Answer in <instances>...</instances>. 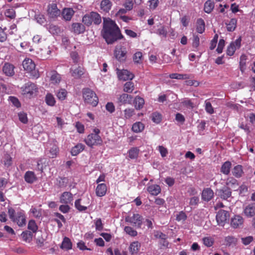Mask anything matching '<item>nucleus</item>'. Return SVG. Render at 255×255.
<instances>
[{"label": "nucleus", "instance_id": "1", "mask_svg": "<svg viewBox=\"0 0 255 255\" xmlns=\"http://www.w3.org/2000/svg\"><path fill=\"white\" fill-rule=\"evenodd\" d=\"M102 35L108 44H113L123 37L117 24L110 18L104 19Z\"/></svg>", "mask_w": 255, "mask_h": 255}, {"label": "nucleus", "instance_id": "2", "mask_svg": "<svg viewBox=\"0 0 255 255\" xmlns=\"http://www.w3.org/2000/svg\"><path fill=\"white\" fill-rule=\"evenodd\" d=\"M9 219L19 227L25 226L26 223L25 212L21 209H19L16 212L11 207H9L7 211Z\"/></svg>", "mask_w": 255, "mask_h": 255}, {"label": "nucleus", "instance_id": "3", "mask_svg": "<svg viewBox=\"0 0 255 255\" xmlns=\"http://www.w3.org/2000/svg\"><path fill=\"white\" fill-rule=\"evenodd\" d=\"M21 94L25 98L31 99L35 97L38 93L36 84L31 82L25 83L21 88Z\"/></svg>", "mask_w": 255, "mask_h": 255}, {"label": "nucleus", "instance_id": "4", "mask_svg": "<svg viewBox=\"0 0 255 255\" xmlns=\"http://www.w3.org/2000/svg\"><path fill=\"white\" fill-rule=\"evenodd\" d=\"M100 130L98 128H94L93 132L89 134L84 141L89 147H93L94 146L102 145L103 140L99 135Z\"/></svg>", "mask_w": 255, "mask_h": 255}, {"label": "nucleus", "instance_id": "5", "mask_svg": "<svg viewBox=\"0 0 255 255\" xmlns=\"http://www.w3.org/2000/svg\"><path fill=\"white\" fill-rule=\"evenodd\" d=\"M22 66L24 69L30 74L31 78L37 79L39 77L38 71L35 69V64L31 59L25 58L22 62Z\"/></svg>", "mask_w": 255, "mask_h": 255}, {"label": "nucleus", "instance_id": "6", "mask_svg": "<svg viewBox=\"0 0 255 255\" xmlns=\"http://www.w3.org/2000/svg\"><path fill=\"white\" fill-rule=\"evenodd\" d=\"M83 97L85 103L96 107L98 103V98L95 93L89 88L83 90Z\"/></svg>", "mask_w": 255, "mask_h": 255}, {"label": "nucleus", "instance_id": "7", "mask_svg": "<svg viewBox=\"0 0 255 255\" xmlns=\"http://www.w3.org/2000/svg\"><path fill=\"white\" fill-rule=\"evenodd\" d=\"M85 24L89 26L93 23L95 24H99L101 21L100 15L97 12H91L89 14H86L82 19Z\"/></svg>", "mask_w": 255, "mask_h": 255}, {"label": "nucleus", "instance_id": "8", "mask_svg": "<svg viewBox=\"0 0 255 255\" xmlns=\"http://www.w3.org/2000/svg\"><path fill=\"white\" fill-rule=\"evenodd\" d=\"M125 221L136 228H140L143 222V218L139 214H133L125 218Z\"/></svg>", "mask_w": 255, "mask_h": 255}, {"label": "nucleus", "instance_id": "9", "mask_svg": "<svg viewBox=\"0 0 255 255\" xmlns=\"http://www.w3.org/2000/svg\"><path fill=\"white\" fill-rule=\"evenodd\" d=\"M127 51L126 48L119 45L116 46L114 50V56L120 62H125L127 59Z\"/></svg>", "mask_w": 255, "mask_h": 255}, {"label": "nucleus", "instance_id": "10", "mask_svg": "<svg viewBox=\"0 0 255 255\" xmlns=\"http://www.w3.org/2000/svg\"><path fill=\"white\" fill-rule=\"evenodd\" d=\"M229 218V213L224 210H219L216 215V220L220 226H223Z\"/></svg>", "mask_w": 255, "mask_h": 255}, {"label": "nucleus", "instance_id": "11", "mask_svg": "<svg viewBox=\"0 0 255 255\" xmlns=\"http://www.w3.org/2000/svg\"><path fill=\"white\" fill-rule=\"evenodd\" d=\"M241 37H240L235 41H233L230 43L227 50V54L228 55H233L235 51L241 47Z\"/></svg>", "mask_w": 255, "mask_h": 255}, {"label": "nucleus", "instance_id": "12", "mask_svg": "<svg viewBox=\"0 0 255 255\" xmlns=\"http://www.w3.org/2000/svg\"><path fill=\"white\" fill-rule=\"evenodd\" d=\"M132 98V96L124 93L118 96L117 98V103L119 106L130 105L131 104Z\"/></svg>", "mask_w": 255, "mask_h": 255}, {"label": "nucleus", "instance_id": "13", "mask_svg": "<svg viewBox=\"0 0 255 255\" xmlns=\"http://www.w3.org/2000/svg\"><path fill=\"white\" fill-rule=\"evenodd\" d=\"M243 213L245 217L250 218L255 216V206L251 203L243 206Z\"/></svg>", "mask_w": 255, "mask_h": 255}, {"label": "nucleus", "instance_id": "14", "mask_svg": "<svg viewBox=\"0 0 255 255\" xmlns=\"http://www.w3.org/2000/svg\"><path fill=\"white\" fill-rule=\"evenodd\" d=\"M70 73L74 78L79 79L84 74L85 70L82 66L73 65L70 69Z\"/></svg>", "mask_w": 255, "mask_h": 255}, {"label": "nucleus", "instance_id": "15", "mask_svg": "<svg viewBox=\"0 0 255 255\" xmlns=\"http://www.w3.org/2000/svg\"><path fill=\"white\" fill-rule=\"evenodd\" d=\"M47 13L51 18H56L61 14L60 10L57 8L56 3H52L48 5Z\"/></svg>", "mask_w": 255, "mask_h": 255}, {"label": "nucleus", "instance_id": "16", "mask_svg": "<svg viewBox=\"0 0 255 255\" xmlns=\"http://www.w3.org/2000/svg\"><path fill=\"white\" fill-rule=\"evenodd\" d=\"M117 73L119 79L124 81L131 80L134 77L133 75L127 70L117 69Z\"/></svg>", "mask_w": 255, "mask_h": 255}, {"label": "nucleus", "instance_id": "17", "mask_svg": "<svg viewBox=\"0 0 255 255\" xmlns=\"http://www.w3.org/2000/svg\"><path fill=\"white\" fill-rule=\"evenodd\" d=\"M73 195L69 192H63L60 197V202L65 204H72Z\"/></svg>", "mask_w": 255, "mask_h": 255}, {"label": "nucleus", "instance_id": "18", "mask_svg": "<svg viewBox=\"0 0 255 255\" xmlns=\"http://www.w3.org/2000/svg\"><path fill=\"white\" fill-rule=\"evenodd\" d=\"M217 192L218 196L224 200L229 198L232 194L230 189L227 186H224L222 189L218 190Z\"/></svg>", "mask_w": 255, "mask_h": 255}, {"label": "nucleus", "instance_id": "19", "mask_svg": "<svg viewBox=\"0 0 255 255\" xmlns=\"http://www.w3.org/2000/svg\"><path fill=\"white\" fill-rule=\"evenodd\" d=\"M14 66L9 63H5L2 67V72L7 76L11 77L14 74Z\"/></svg>", "mask_w": 255, "mask_h": 255}, {"label": "nucleus", "instance_id": "20", "mask_svg": "<svg viewBox=\"0 0 255 255\" xmlns=\"http://www.w3.org/2000/svg\"><path fill=\"white\" fill-rule=\"evenodd\" d=\"M244 218L240 215H235L231 219V225L234 228L240 227L243 224Z\"/></svg>", "mask_w": 255, "mask_h": 255}, {"label": "nucleus", "instance_id": "21", "mask_svg": "<svg viewBox=\"0 0 255 255\" xmlns=\"http://www.w3.org/2000/svg\"><path fill=\"white\" fill-rule=\"evenodd\" d=\"M214 196V192L210 188H205L202 193V199L205 201H209Z\"/></svg>", "mask_w": 255, "mask_h": 255}, {"label": "nucleus", "instance_id": "22", "mask_svg": "<svg viewBox=\"0 0 255 255\" xmlns=\"http://www.w3.org/2000/svg\"><path fill=\"white\" fill-rule=\"evenodd\" d=\"M85 31V27L80 23H74L72 25V31L76 34L83 33Z\"/></svg>", "mask_w": 255, "mask_h": 255}, {"label": "nucleus", "instance_id": "23", "mask_svg": "<svg viewBox=\"0 0 255 255\" xmlns=\"http://www.w3.org/2000/svg\"><path fill=\"white\" fill-rule=\"evenodd\" d=\"M107 191V185L105 183H100L96 188V194L98 197H103L106 195Z\"/></svg>", "mask_w": 255, "mask_h": 255}, {"label": "nucleus", "instance_id": "24", "mask_svg": "<svg viewBox=\"0 0 255 255\" xmlns=\"http://www.w3.org/2000/svg\"><path fill=\"white\" fill-rule=\"evenodd\" d=\"M49 75L50 76V81L52 84H57L61 81V76L56 71H51L49 72Z\"/></svg>", "mask_w": 255, "mask_h": 255}, {"label": "nucleus", "instance_id": "25", "mask_svg": "<svg viewBox=\"0 0 255 255\" xmlns=\"http://www.w3.org/2000/svg\"><path fill=\"white\" fill-rule=\"evenodd\" d=\"M24 178L27 183L30 184L34 183L37 180L35 173L31 171H28L25 172Z\"/></svg>", "mask_w": 255, "mask_h": 255}, {"label": "nucleus", "instance_id": "26", "mask_svg": "<svg viewBox=\"0 0 255 255\" xmlns=\"http://www.w3.org/2000/svg\"><path fill=\"white\" fill-rule=\"evenodd\" d=\"M112 2L110 0H102L100 3L101 9L103 11L108 12L112 6Z\"/></svg>", "mask_w": 255, "mask_h": 255}, {"label": "nucleus", "instance_id": "27", "mask_svg": "<svg viewBox=\"0 0 255 255\" xmlns=\"http://www.w3.org/2000/svg\"><path fill=\"white\" fill-rule=\"evenodd\" d=\"M196 29L199 33H203L205 29V24L204 20L202 18H198L196 23Z\"/></svg>", "mask_w": 255, "mask_h": 255}, {"label": "nucleus", "instance_id": "28", "mask_svg": "<svg viewBox=\"0 0 255 255\" xmlns=\"http://www.w3.org/2000/svg\"><path fill=\"white\" fill-rule=\"evenodd\" d=\"M158 26L159 27L153 32L156 33L159 36H162L164 38L166 37L167 35V31L165 26L161 24L158 25Z\"/></svg>", "mask_w": 255, "mask_h": 255}, {"label": "nucleus", "instance_id": "29", "mask_svg": "<svg viewBox=\"0 0 255 255\" xmlns=\"http://www.w3.org/2000/svg\"><path fill=\"white\" fill-rule=\"evenodd\" d=\"M74 13V11L72 8H66L63 10L62 14L64 19L66 20H70Z\"/></svg>", "mask_w": 255, "mask_h": 255}, {"label": "nucleus", "instance_id": "30", "mask_svg": "<svg viewBox=\"0 0 255 255\" xmlns=\"http://www.w3.org/2000/svg\"><path fill=\"white\" fill-rule=\"evenodd\" d=\"M147 190L151 195L154 196L157 195L161 191L160 186L155 184L148 186Z\"/></svg>", "mask_w": 255, "mask_h": 255}, {"label": "nucleus", "instance_id": "31", "mask_svg": "<svg viewBox=\"0 0 255 255\" xmlns=\"http://www.w3.org/2000/svg\"><path fill=\"white\" fill-rule=\"evenodd\" d=\"M140 248V244L137 241H134L131 243L129 247L130 253L133 255L137 254Z\"/></svg>", "mask_w": 255, "mask_h": 255}, {"label": "nucleus", "instance_id": "32", "mask_svg": "<svg viewBox=\"0 0 255 255\" xmlns=\"http://www.w3.org/2000/svg\"><path fill=\"white\" fill-rule=\"evenodd\" d=\"M72 244L69 238L67 237H64L63 240L61 245L60 248L65 250H69L72 249Z\"/></svg>", "mask_w": 255, "mask_h": 255}, {"label": "nucleus", "instance_id": "33", "mask_svg": "<svg viewBox=\"0 0 255 255\" xmlns=\"http://www.w3.org/2000/svg\"><path fill=\"white\" fill-rule=\"evenodd\" d=\"M85 148V145L82 143H78L74 146L71 151V154L73 156H76L82 152Z\"/></svg>", "mask_w": 255, "mask_h": 255}, {"label": "nucleus", "instance_id": "34", "mask_svg": "<svg viewBox=\"0 0 255 255\" xmlns=\"http://www.w3.org/2000/svg\"><path fill=\"white\" fill-rule=\"evenodd\" d=\"M139 153V149L137 147H132L128 151V157L131 159H137Z\"/></svg>", "mask_w": 255, "mask_h": 255}, {"label": "nucleus", "instance_id": "35", "mask_svg": "<svg viewBox=\"0 0 255 255\" xmlns=\"http://www.w3.org/2000/svg\"><path fill=\"white\" fill-rule=\"evenodd\" d=\"M237 20L236 18H232L226 23L227 29L228 31H233L237 27Z\"/></svg>", "mask_w": 255, "mask_h": 255}, {"label": "nucleus", "instance_id": "36", "mask_svg": "<svg viewBox=\"0 0 255 255\" xmlns=\"http://www.w3.org/2000/svg\"><path fill=\"white\" fill-rule=\"evenodd\" d=\"M232 164L230 161L225 162L221 166V172L225 174L228 175L230 172Z\"/></svg>", "mask_w": 255, "mask_h": 255}, {"label": "nucleus", "instance_id": "37", "mask_svg": "<svg viewBox=\"0 0 255 255\" xmlns=\"http://www.w3.org/2000/svg\"><path fill=\"white\" fill-rule=\"evenodd\" d=\"M233 174L237 178L241 177L243 174V167L241 165H238L234 167L232 171Z\"/></svg>", "mask_w": 255, "mask_h": 255}, {"label": "nucleus", "instance_id": "38", "mask_svg": "<svg viewBox=\"0 0 255 255\" xmlns=\"http://www.w3.org/2000/svg\"><path fill=\"white\" fill-rule=\"evenodd\" d=\"M134 107L136 109L139 110L142 108L144 104V100L142 98L136 96L134 100Z\"/></svg>", "mask_w": 255, "mask_h": 255}, {"label": "nucleus", "instance_id": "39", "mask_svg": "<svg viewBox=\"0 0 255 255\" xmlns=\"http://www.w3.org/2000/svg\"><path fill=\"white\" fill-rule=\"evenodd\" d=\"M67 92L64 89H60L55 93V95L58 100L63 101L66 99L67 96Z\"/></svg>", "mask_w": 255, "mask_h": 255}, {"label": "nucleus", "instance_id": "40", "mask_svg": "<svg viewBox=\"0 0 255 255\" xmlns=\"http://www.w3.org/2000/svg\"><path fill=\"white\" fill-rule=\"evenodd\" d=\"M144 128V125L141 122L134 123L132 127V130L136 133L141 132Z\"/></svg>", "mask_w": 255, "mask_h": 255}, {"label": "nucleus", "instance_id": "41", "mask_svg": "<svg viewBox=\"0 0 255 255\" xmlns=\"http://www.w3.org/2000/svg\"><path fill=\"white\" fill-rule=\"evenodd\" d=\"M225 245L228 246L236 245L237 243V239L233 237L229 236L225 238Z\"/></svg>", "mask_w": 255, "mask_h": 255}, {"label": "nucleus", "instance_id": "42", "mask_svg": "<svg viewBox=\"0 0 255 255\" xmlns=\"http://www.w3.org/2000/svg\"><path fill=\"white\" fill-rule=\"evenodd\" d=\"M214 7V3L211 0H207L204 4V11L205 12L209 13Z\"/></svg>", "mask_w": 255, "mask_h": 255}, {"label": "nucleus", "instance_id": "43", "mask_svg": "<svg viewBox=\"0 0 255 255\" xmlns=\"http://www.w3.org/2000/svg\"><path fill=\"white\" fill-rule=\"evenodd\" d=\"M247 60V56L242 54L240 57V69L242 72H244L246 67V60Z\"/></svg>", "mask_w": 255, "mask_h": 255}, {"label": "nucleus", "instance_id": "44", "mask_svg": "<svg viewBox=\"0 0 255 255\" xmlns=\"http://www.w3.org/2000/svg\"><path fill=\"white\" fill-rule=\"evenodd\" d=\"M134 89V84L130 81L126 82L124 86V91L126 93H130Z\"/></svg>", "mask_w": 255, "mask_h": 255}, {"label": "nucleus", "instance_id": "45", "mask_svg": "<svg viewBox=\"0 0 255 255\" xmlns=\"http://www.w3.org/2000/svg\"><path fill=\"white\" fill-rule=\"evenodd\" d=\"M45 102L50 106H54L56 103L54 96L50 93H48L46 95Z\"/></svg>", "mask_w": 255, "mask_h": 255}, {"label": "nucleus", "instance_id": "46", "mask_svg": "<svg viewBox=\"0 0 255 255\" xmlns=\"http://www.w3.org/2000/svg\"><path fill=\"white\" fill-rule=\"evenodd\" d=\"M202 242L205 246L210 247L213 246L214 243V240L211 237H205L202 239Z\"/></svg>", "mask_w": 255, "mask_h": 255}, {"label": "nucleus", "instance_id": "47", "mask_svg": "<svg viewBox=\"0 0 255 255\" xmlns=\"http://www.w3.org/2000/svg\"><path fill=\"white\" fill-rule=\"evenodd\" d=\"M169 78L175 79H187L189 76L187 74H180L178 73H172L169 75Z\"/></svg>", "mask_w": 255, "mask_h": 255}, {"label": "nucleus", "instance_id": "48", "mask_svg": "<svg viewBox=\"0 0 255 255\" xmlns=\"http://www.w3.org/2000/svg\"><path fill=\"white\" fill-rule=\"evenodd\" d=\"M27 228L28 230L31 231L33 233H36L38 230V226L35 221L33 220H31L29 221Z\"/></svg>", "mask_w": 255, "mask_h": 255}, {"label": "nucleus", "instance_id": "49", "mask_svg": "<svg viewBox=\"0 0 255 255\" xmlns=\"http://www.w3.org/2000/svg\"><path fill=\"white\" fill-rule=\"evenodd\" d=\"M124 231L131 237H135L137 235V232L130 226H126L124 228Z\"/></svg>", "mask_w": 255, "mask_h": 255}, {"label": "nucleus", "instance_id": "50", "mask_svg": "<svg viewBox=\"0 0 255 255\" xmlns=\"http://www.w3.org/2000/svg\"><path fill=\"white\" fill-rule=\"evenodd\" d=\"M142 53L140 51L136 52L133 56V60L135 63H141L142 62Z\"/></svg>", "mask_w": 255, "mask_h": 255}, {"label": "nucleus", "instance_id": "51", "mask_svg": "<svg viewBox=\"0 0 255 255\" xmlns=\"http://www.w3.org/2000/svg\"><path fill=\"white\" fill-rule=\"evenodd\" d=\"M59 152V148L56 145H53L49 150V156L51 158H54L57 156Z\"/></svg>", "mask_w": 255, "mask_h": 255}, {"label": "nucleus", "instance_id": "52", "mask_svg": "<svg viewBox=\"0 0 255 255\" xmlns=\"http://www.w3.org/2000/svg\"><path fill=\"white\" fill-rule=\"evenodd\" d=\"M4 165L6 167H9L12 165V158L8 154H5L4 156Z\"/></svg>", "mask_w": 255, "mask_h": 255}, {"label": "nucleus", "instance_id": "53", "mask_svg": "<svg viewBox=\"0 0 255 255\" xmlns=\"http://www.w3.org/2000/svg\"><path fill=\"white\" fill-rule=\"evenodd\" d=\"M49 31L52 34H58L60 32V30L59 28L54 24H49L47 27Z\"/></svg>", "mask_w": 255, "mask_h": 255}, {"label": "nucleus", "instance_id": "54", "mask_svg": "<svg viewBox=\"0 0 255 255\" xmlns=\"http://www.w3.org/2000/svg\"><path fill=\"white\" fill-rule=\"evenodd\" d=\"M205 109L206 112L209 114H213L214 113V109L211 105V103L208 101V100H206L205 101Z\"/></svg>", "mask_w": 255, "mask_h": 255}, {"label": "nucleus", "instance_id": "55", "mask_svg": "<svg viewBox=\"0 0 255 255\" xmlns=\"http://www.w3.org/2000/svg\"><path fill=\"white\" fill-rule=\"evenodd\" d=\"M124 112V118L126 119H130L134 114V110L130 108L126 109Z\"/></svg>", "mask_w": 255, "mask_h": 255}, {"label": "nucleus", "instance_id": "56", "mask_svg": "<svg viewBox=\"0 0 255 255\" xmlns=\"http://www.w3.org/2000/svg\"><path fill=\"white\" fill-rule=\"evenodd\" d=\"M81 199H79L75 201V208L79 211L82 212L85 211L87 210V207L84 206H82L80 204Z\"/></svg>", "mask_w": 255, "mask_h": 255}, {"label": "nucleus", "instance_id": "57", "mask_svg": "<svg viewBox=\"0 0 255 255\" xmlns=\"http://www.w3.org/2000/svg\"><path fill=\"white\" fill-rule=\"evenodd\" d=\"M21 236L23 240L26 242H30L32 238V234L28 231L23 232Z\"/></svg>", "mask_w": 255, "mask_h": 255}, {"label": "nucleus", "instance_id": "58", "mask_svg": "<svg viewBox=\"0 0 255 255\" xmlns=\"http://www.w3.org/2000/svg\"><path fill=\"white\" fill-rule=\"evenodd\" d=\"M161 115L158 113H154L152 115V120L156 124L159 123L161 121Z\"/></svg>", "mask_w": 255, "mask_h": 255}, {"label": "nucleus", "instance_id": "59", "mask_svg": "<svg viewBox=\"0 0 255 255\" xmlns=\"http://www.w3.org/2000/svg\"><path fill=\"white\" fill-rule=\"evenodd\" d=\"M6 29V27L2 28L0 27V41L3 42L6 40L7 38V34L5 32V30Z\"/></svg>", "mask_w": 255, "mask_h": 255}, {"label": "nucleus", "instance_id": "60", "mask_svg": "<svg viewBox=\"0 0 255 255\" xmlns=\"http://www.w3.org/2000/svg\"><path fill=\"white\" fill-rule=\"evenodd\" d=\"M187 218V216L186 214L183 212H180L176 215V220L178 221H182L183 222L186 220Z\"/></svg>", "mask_w": 255, "mask_h": 255}, {"label": "nucleus", "instance_id": "61", "mask_svg": "<svg viewBox=\"0 0 255 255\" xmlns=\"http://www.w3.org/2000/svg\"><path fill=\"white\" fill-rule=\"evenodd\" d=\"M254 240V238L252 236H248L245 238H242V243L245 246L249 245Z\"/></svg>", "mask_w": 255, "mask_h": 255}, {"label": "nucleus", "instance_id": "62", "mask_svg": "<svg viewBox=\"0 0 255 255\" xmlns=\"http://www.w3.org/2000/svg\"><path fill=\"white\" fill-rule=\"evenodd\" d=\"M5 14L6 17H9L11 19L14 18L15 17V11L12 8L7 9L5 12Z\"/></svg>", "mask_w": 255, "mask_h": 255}, {"label": "nucleus", "instance_id": "63", "mask_svg": "<svg viewBox=\"0 0 255 255\" xmlns=\"http://www.w3.org/2000/svg\"><path fill=\"white\" fill-rule=\"evenodd\" d=\"M19 121L23 124L27 123L28 120L27 115L24 113H20L18 114Z\"/></svg>", "mask_w": 255, "mask_h": 255}, {"label": "nucleus", "instance_id": "64", "mask_svg": "<svg viewBox=\"0 0 255 255\" xmlns=\"http://www.w3.org/2000/svg\"><path fill=\"white\" fill-rule=\"evenodd\" d=\"M106 109L110 113H113L115 111V107L112 102H108L106 105Z\"/></svg>", "mask_w": 255, "mask_h": 255}]
</instances>
